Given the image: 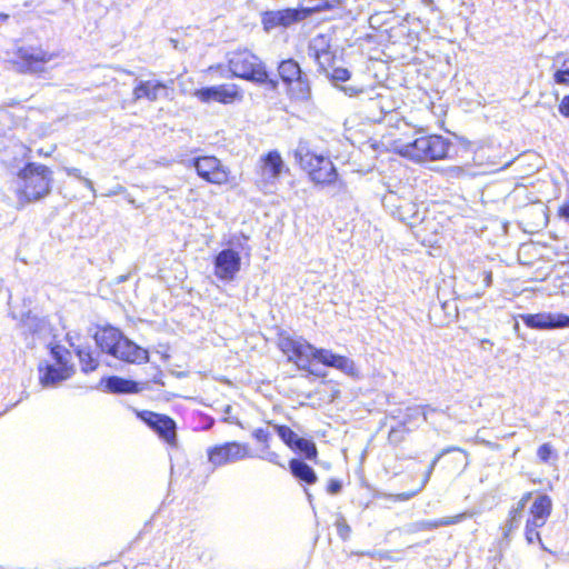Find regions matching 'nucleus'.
I'll return each instance as SVG.
<instances>
[{"instance_id": "1", "label": "nucleus", "mask_w": 569, "mask_h": 569, "mask_svg": "<svg viewBox=\"0 0 569 569\" xmlns=\"http://www.w3.org/2000/svg\"><path fill=\"white\" fill-rule=\"evenodd\" d=\"M53 173L44 164L28 163L18 173V204L23 207L39 201L51 192Z\"/></svg>"}, {"instance_id": "2", "label": "nucleus", "mask_w": 569, "mask_h": 569, "mask_svg": "<svg viewBox=\"0 0 569 569\" xmlns=\"http://www.w3.org/2000/svg\"><path fill=\"white\" fill-rule=\"evenodd\" d=\"M295 158L315 183H333L337 170L330 158L313 152L307 143H299Z\"/></svg>"}, {"instance_id": "3", "label": "nucleus", "mask_w": 569, "mask_h": 569, "mask_svg": "<svg viewBox=\"0 0 569 569\" xmlns=\"http://www.w3.org/2000/svg\"><path fill=\"white\" fill-rule=\"evenodd\" d=\"M451 142L442 136L417 138L399 148V153L417 162L440 160L447 157Z\"/></svg>"}, {"instance_id": "4", "label": "nucleus", "mask_w": 569, "mask_h": 569, "mask_svg": "<svg viewBox=\"0 0 569 569\" xmlns=\"http://www.w3.org/2000/svg\"><path fill=\"white\" fill-rule=\"evenodd\" d=\"M228 66L233 77L253 83H264L268 80L264 63L249 50L231 52L228 58Z\"/></svg>"}, {"instance_id": "5", "label": "nucleus", "mask_w": 569, "mask_h": 569, "mask_svg": "<svg viewBox=\"0 0 569 569\" xmlns=\"http://www.w3.org/2000/svg\"><path fill=\"white\" fill-rule=\"evenodd\" d=\"M278 346L288 357V360L295 362L300 370L315 373L311 369V361L317 359L320 362L319 353L323 349H316L302 338H292L283 333L279 336Z\"/></svg>"}, {"instance_id": "6", "label": "nucleus", "mask_w": 569, "mask_h": 569, "mask_svg": "<svg viewBox=\"0 0 569 569\" xmlns=\"http://www.w3.org/2000/svg\"><path fill=\"white\" fill-rule=\"evenodd\" d=\"M385 206L392 216L397 217L407 226L413 228L420 223L429 224L431 221L425 219V211H420L418 206L409 199L398 197L390 192L383 199Z\"/></svg>"}, {"instance_id": "7", "label": "nucleus", "mask_w": 569, "mask_h": 569, "mask_svg": "<svg viewBox=\"0 0 569 569\" xmlns=\"http://www.w3.org/2000/svg\"><path fill=\"white\" fill-rule=\"evenodd\" d=\"M278 72L286 84L293 86L292 90L297 99L306 100L309 98V81L307 77L302 74L297 61L293 59L283 60L278 67Z\"/></svg>"}, {"instance_id": "8", "label": "nucleus", "mask_w": 569, "mask_h": 569, "mask_svg": "<svg viewBox=\"0 0 569 569\" xmlns=\"http://www.w3.org/2000/svg\"><path fill=\"white\" fill-rule=\"evenodd\" d=\"M250 457L252 455L250 453L249 446L236 441L216 446L208 451L209 461L213 466L233 463Z\"/></svg>"}, {"instance_id": "9", "label": "nucleus", "mask_w": 569, "mask_h": 569, "mask_svg": "<svg viewBox=\"0 0 569 569\" xmlns=\"http://www.w3.org/2000/svg\"><path fill=\"white\" fill-rule=\"evenodd\" d=\"M193 164L199 177L210 183L223 184L229 180V170L216 157H199Z\"/></svg>"}, {"instance_id": "10", "label": "nucleus", "mask_w": 569, "mask_h": 569, "mask_svg": "<svg viewBox=\"0 0 569 569\" xmlns=\"http://www.w3.org/2000/svg\"><path fill=\"white\" fill-rule=\"evenodd\" d=\"M241 258L233 249H223L214 259V276L223 281H231L240 271Z\"/></svg>"}, {"instance_id": "11", "label": "nucleus", "mask_w": 569, "mask_h": 569, "mask_svg": "<svg viewBox=\"0 0 569 569\" xmlns=\"http://www.w3.org/2000/svg\"><path fill=\"white\" fill-rule=\"evenodd\" d=\"M523 323L537 330H549L569 327V317L563 313L539 312L535 315H522Z\"/></svg>"}, {"instance_id": "12", "label": "nucleus", "mask_w": 569, "mask_h": 569, "mask_svg": "<svg viewBox=\"0 0 569 569\" xmlns=\"http://www.w3.org/2000/svg\"><path fill=\"white\" fill-rule=\"evenodd\" d=\"M193 94L201 102L217 101L221 103H231L242 98V94L240 93L236 84H221L216 87L202 88L196 90Z\"/></svg>"}, {"instance_id": "13", "label": "nucleus", "mask_w": 569, "mask_h": 569, "mask_svg": "<svg viewBox=\"0 0 569 569\" xmlns=\"http://www.w3.org/2000/svg\"><path fill=\"white\" fill-rule=\"evenodd\" d=\"M113 357L130 363H144L149 361L148 350L139 347L123 336L117 349L113 350Z\"/></svg>"}, {"instance_id": "14", "label": "nucleus", "mask_w": 569, "mask_h": 569, "mask_svg": "<svg viewBox=\"0 0 569 569\" xmlns=\"http://www.w3.org/2000/svg\"><path fill=\"white\" fill-rule=\"evenodd\" d=\"M141 418L153 428L161 438L168 443H173L176 440V423L167 416L158 415L151 411H146Z\"/></svg>"}, {"instance_id": "15", "label": "nucleus", "mask_w": 569, "mask_h": 569, "mask_svg": "<svg viewBox=\"0 0 569 569\" xmlns=\"http://www.w3.org/2000/svg\"><path fill=\"white\" fill-rule=\"evenodd\" d=\"M301 19L299 11L295 9H283L277 11H266L262 13L261 22L266 31L277 27H289Z\"/></svg>"}, {"instance_id": "16", "label": "nucleus", "mask_w": 569, "mask_h": 569, "mask_svg": "<svg viewBox=\"0 0 569 569\" xmlns=\"http://www.w3.org/2000/svg\"><path fill=\"white\" fill-rule=\"evenodd\" d=\"M260 162L261 177L267 182H274L286 170V164L280 153L276 150L268 152L264 157H261Z\"/></svg>"}, {"instance_id": "17", "label": "nucleus", "mask_w": 569, "mask_h": 569, "mask_svg": "<svg viewBox=\"0 0 569 569\" xmlns=\"http://www.w3.org/2000/svg\"><path fill=\"white\" fill-rule=\"evenodd\" d=\"M53 54L42 50H20L21 63L26 71L29 72H42L44 64L51 61Z\"/></svg>"}, {"instance_id": "18", "label": "nucleus", "mask_w": 569, "mask_h": 569, "mask_svg": "<svg viewBox=\"0 0 569 569\" xmlns=\"http://www.w3.org/2000/svg\"><path fill=\"white\" fill-rule=\"evenodd\" d=\"M552 500L548 495H538L530 508V525L545 526L551 515Z\"/></svg>"}, {"instance_id": "19", "label": "nucleus", "mask_w": 569, "mask_h": 569, "mask_svg": "<svg viewBox=\"0 0 569 569\" xmlns=\"http://www.w3.org/2000/svg\"><path fill=\"white\" fill-rule=\"evenodd\" d=\"M40 381L44 387H54L61 381L68 379L73 373L72 366L50 365L43 369L40 368Z\"/></svg>"}, {"instance_id": "20", "label": "nucleus", "mask_w": 569, "mask_h": 569, "mask_svg": "<svg viewBox=\"0 0 569 569\" xmlns=\"http://www.w3.org/2000/svg\"><path fill=\"white\" fill-rule=\"evenodd\" d=\"M320 356V362L333 367L336 369L341 370L342 372L349 375V376H356L357 375V368L355 362L343 356L335 355L329 350L323 349L319 353Z\"/></svg>"}, {"instance_id": "21", "label": "nucleus", "mask_w": 569, "mask_h": 569, "mask_svg": "<svg viewBox=\"0 0 569 569\" xmlns=\"http://www.w3.org/2000/svg\"><path fill=\"white\" fill-rule=\"evenodd\" d=\"M123 335L116 328L107 327L99 330L96 336V342L102 351L112 356L113 350L118 348Z\"/></svg>"}, {"instance_id": "22", "label": "nucleus", "mask_w": 569, "mask_h": 569, "mask_svg": "<svg viewBox=\"0 0 569 569\" xmlns=\"http://www.w3.org/2000/svg\"><path fill=\"white\" fill-rule=\"evenodd\" d=\"M167 86L160 81H139L133 89V99L140 100L146 98L150 101H156L159 97V91L166 89Z\"/></svg>"}, {"instance_id": "23", "label": "nucleus", "mask_w": 569, "mask_h": 569, "mask_svg": "<svg viewBox=\"0 0 569 569\" xmlns=\"http://www.w3.org/2000/svg\"><path fill=\"white\" fill-rule=\"evenodd\" d=\"M466 517H467V513H459L453 517H446V518H441V519L435 520V521H427V520L418 521V522H415L411 525L410 531L411 532L428 531V530L437 529L439 527L456 525V523H459L460 521H462Z\"/></svg>"}, {"instance_id": "24", "label": "nucleus", "mask_w": 569, "mask_h": 569, "mask_svg": "<svg viewBox=\"0 0 569 569\" xmlns=\"http://www.w3.org/2000/svg\"><path fill=\"white\" fill-rule=\"evenodd\" d=\"M289 467H290L292 475L296 478H298L309 485H313L317 482L318 478H317L316 472L313 471V469L310 466H308L302 460L292 459L289 462Z\"/></svg>"}, {"instance_id": "25", "label": "nucleus", "mask_w": 569, "mask_h": 569, "mask_svg": "<svg viewBox=\"0 0 569 569\" xmlns=\"http://www.w3.org/2000/svg\"><path fill=\"white\" fill-rule=\"evenodd\" d=\"M107 388L111 392L117 393H132L137 392V383L119 377H111L107 380Z\"/></svg>"}, {"instance_id": "26", "label": "nucleus", "mask_w": 569, "mask_h": 569, "mask_svg": "<svg viewBox=\"0 0 569 569\" xmlns=\"http://www.w3.org/2000/svg\"><path fill=\"white\" fill-rule=\"evenodd\" d=\"M430 412H437V410L435 408H431L430 406L408 407L403 415L401 425L405 426L407 423H410L413 420H416L419 416H421L425 421H428Z\"/></svg>"}, {"instance_id": "27", "label": "nucleus", "mask_w": 569, "mask_h": 569, "mask_svg": "<svg viewBox=\"0 0 569 569\" xmlns=\"http://www.w3.org/2000/svg\"><path fill=\"white\" fill-rule=\"evenodd\" d=\"M452 450H457L456 448H450V449H446L443 450L441 453H439L431 462L428 471L426 472V476H425V479L422 481V485L420 487V489H418L417 491H412V492H402V493H399L396 496V499L397 500H400V501H407L409 499H411L412 497H415L426 485L427 482L429 481L430 477H431V473L437 465V462L440 460V458L447 453V452H450Z\"/></svg>"}, {"instance_id": "28", "label": "nucleus", "mask_w": 569, "mask_h": 569, "mask_svg": "<svg viewBox=\"0 0 569 569\" xmlns=\"http://www.w3.org/2000/svg\"><path fill=\"white\" fill-rule=\"evenodd\" d=\"M273 427L278 436L282 439V441L286 445H288L290 448H295V446H297L298 441L300 440V437L295 431H292L287 426L274 425Z\"/></svg>"}, {"instance_id": "29", "label": "nucleus", "mask_w": 569, "mask_h": 569, "mask_svg": "<svg viewBox=\"0 0 569 569\" xmlns=\"http://www.w3.org/2000/svg\"><path fill=\"white\" fill-rule=\"evenodd\" d=\"M78 357L83 371L88 372L97 368L98 361L92 357L90 351L79 350Z\"/></svg>"}, {"instance_id": "30", "label": "nucleus", "mask_w": 569, "mask_h": 569, "mask_svg": "<svg viewBox=\"0 0 569 569\" xmlns=\"http://www.w3.org/2000/svg\"><path fill=\"white\" fill-rule=\"evenodd\" d=\"M296 449L300 450L302 453H305L307 459H315L317 456V448L316 445L307 439L300 438L297 446H295Z\"/></svg>"}, {"instance_id": "31", "label": "nucleus", "mask_w": 569, "mask_h": 569, "mask_svg": "<svg viewBox=\"0 0 569 569\" xmlns=\"http://www.w3.org/2000/svg\"><path fill=\"white\" fill-rule=\"evenodd\" d=\"M541 527L542 526L530 525V521L527 520L525 536H526V540L528 541V543H533L535 541H541L540 533L537 530L538 528H541Z\"/></svg>"}, {"instance_id": "32", "label": "nucleus", "mask_w": 569, "mask_h": 569, "mask_svg": "<svg viewBox=\"0 0 569 569\" xmlns=\"http://www.w3.org/2000/svg\"><path fill=\"white\" fill-rule=\"evenodd\" d=\"M336 527L338 535L343 539L347 540L350 536L351 528L347 523L346 519L343 517H339L336 521Z\"/></svg>"}, {"instance_id": "33", "label": "nucleus", "mask_w": 569, "mask_h": 569, "mask_svg": "<svg viewBox=\"0 0 569 569\" xmlns=\"http://www.w3.org/2000/svg\"><path fill=\"white\" fill-rule=\"evenodd\" d=\"M555 455L553 448L550 443L541 445L537 450V456L542 462H548V460Z\"/></svg>"}, {"instance_id": "34", "label": "nucleus", "mask_w": 569, "mask_h": 569, "mask_svg": "<svg viewBox=\"0 0 569 569\" xmlns=\"http://www.w3.org/2000/svg\"><path fill=\"white\" fill-rule=\"evenodd\" d=\"M51 353L57 361L56 365H60V366L68 365L67 356L69 353L62 347L56 346L54 348H52Z\"/></svg>"}, {"instance_id": "35", "label": "nucleus", "mask_w": 569, "mask_h": 569, "mask_svg": "<svg viewBox=\"0 0 569 569\" xmlns=\"http://www.w3.org/2000/svg\"><path fill=\"white\" fill-rule=\"evenodd\" d=\"M448 179H461L467 176V169L460 166H453L446 169Z\"/></svg>"}, {"instance_id": "36", "label": "nucleus", "mask_w": 569, "mask_h": 569, "mask_svg": "<svg viewBox=\"0 0 569 569\" xmlns=\"http://www.w3.org/2000/svg\"><path fill=\"white\" fill-rule=\"evenodd\" d=\"M331 78L333 81H347L350 78V72L346 68H336L332 71Z\"/></svg>"}, {"instance_id": "37", "label": "nucleus", "mask_w": 569, "mask_h": 569, "mask_svg": "<svg viewBox=\"0 0 569 569\" xmlns=\"http://www.w3.org/2000/svg\"><path fill=\"white\" fill-rule=\"evenodd\" d=\"M553 79L556 83L569 84V67H567L565 70L556 71L553 74Z\"/></svg>"}, {"instance_id": "38", "label": "nucleus", "mask_w": 569, "mask_h": 569, "mask_svg": "<svg viewBox=\"0 0 569 569\" xmlns=\"http://www.w3.org/2000/svg\"><path fill=\"white\" fill-rule=\"evenodd\" d=\"M253 437L259 441L266 445V448H268V441L270 439V433L264 429H256L253 431Z\"/></svg>"}, {"instance_id": "39", "label": "nucleus", "mask_w": 569, "mask_h": 569, "mask_svg": "<svg viewBox=\"0 0 569 569\" xmlns=\"http://www.w3.org/2000/svg\"><path fill=\"white\" fill-rule=\"evenodd\" d=\"M341 488H342V485L339 480L330 479L328 487H327V491L330 495H337L341 491Z\"/></svg>"}, {"instance_id": "40", "label": "nucleus", "mask_w": 569, "mask_h": 569, "mask_svg": "<svg viewBox=\"0 0 569 569\" xmlns=\"http://www.w3.org/2000/svg\"><path fill=\"white\" fill-rule=\"evenodd\" d=\"M559 111L562 116L569 117V96H566L560 104H559Z\"/></svg>"}, {"instance_id": "41", "label": "nucleus", "mask_w": 569, "mask_h": 569, "mask_svg": "<svg viewBox=\"0 0 569 569\" xmlns=\"http://www.w3.org/2000/svg\"><path fill=\"white\" fill-rule=\"evenodd\" d=\"M64 171L69 177H74L80 181L83 179V176L78 168H64Z\"/></svg>"}, {"instance_id": "42", "label": "nucleus", "mask_w": 569, "mask_h": 569, "mask_svg": "<svg viewBox=\"0 0 569 569\" xmlns=\"http://www.w3.org/2000/svg\"><path fill=\"white\" fill-rule=\"evenodd\" d=\"M262 458L268 460L269 462L279 465V461H278L279 456L276 452H273V451L266 452V455L262 456Z\"/></svg>"}, {"instance_id": "43", "label": "nucleus", "mask_w": 569, "mask_h": 569, "mask_svg": "<svg viewBox=\"0 0 569 569\" xmlns=\"http://www.w3.org/2000/svg\"><path fill=\"white\" fill-rule=\"evenodd\" d=\"M81 182L92 192L93 197H96V189H94L93 182L86 177H83Z\"/></svg>"}, {"instance_id": "44", "label": "nucleus", "mask_w": 569, "mask_h": 569, "mask_svg": "<svg viewBox=\"0 0 569 569\" xmlns=\"http://www.w3.org/2000/svg\"><path fill=\"white\" fill-rule=\"evenodd\" d=\"M231 410H232L231 406H229V405H228V406H226V408H224V413H226V418H224V420H226V421H229V422H232V423H238V420H237V419H234V418L230 417V412H231Z\"/></svg>"}, {"instance_id": "45", "label": "nucleus", "mask_w": 569, "mask_h": 569, "mask_svg": "<svg viewBox=\"0 0 569 569\" xmlns=\"http://www.w3.org/2000/svg\"><path fill=\"white\" fill-rule=\"evenodd\" d=\"M399 430L396 428H392L389 432V440L392 442L400 441V438L398 437Z\"/></svg>"}, {"instance_id": "46", "label": "nucleus", "mask_w": 569, "mask_h": 569, "mask_svg": "<svg viewBox=\"0 0 569 569\" xmlns=\"http://www.w3.org/2000/svg\"><path fill=\"white\" fill-rule=\"evenodd\" d=\"M520 515H521V512H519V509H513L510 512L511 523L519 522Z\"/></svg>"}, {"instance_id": "47", "label": "nucleus", "mask_w": 569, "mask_h": 569, "mask_svg": "<svg viewBox=\"0 0 569 569\" xmlns=\"http://www.w3.org/2000/svg\"><path fill=\"white\" fill-rule=\"evenodd\" d=\"M559 214L566 219H569V203L560 208Z\"/></svg>"}, {"instance_id": "48", "label": "nucleus", "mask_w": 569, "mask_h": 569, "mask_svg": "<svg viewBox=\"0 0 569 569\" xmlns=\"http://www.w3.org/2000/svg\"><path fill=\"white\" fill-rule=\"evenodd\" d=\"M518 523H519V522L511 523V519H509V521H508V523H507V529H508V531H512V530H515V529L518 527Z\"/></svg>"}, {"instance_id": "49", "label": "nucleus", "mask_w": 569, "mask_h": 569, "mask_svg": "<svg viewBox=\"0 0 569 569\" xmlns=\"http://www.w3.org/2000/svg\"><path fill=\"white\" fill-rule=\"evenodd\" d=\"M530 497H531L530 492H528L525 496H522V498L520 499V501H522V505H527V502L529 501Z\"/></svg>"}, {"instance_id": "50", "label": "nucleus", "mask_w": 569, "mask_h": 569, "mask_svg": "<svg viewBox=\"0 0 569 569\" xmlns=\"http://www.w3.org/2000/svg\"><path fill=\"white\" fill-rule=\"evenodd\" d=\"M123 190H124V188H123V187H121V186H119V187L117 188V190H114V191H112V192L108 193L107 196L118 194V193L122 192Z\"/></svg>"}, {"instance_id": "51", "label": "nucleus", "mask_w": 569, "mask_h": 569, "mask_svg": "<svg viewBox=\"0 0 569 569\" xmlns=\"http://www.w3.org/2000/svg\"><path fill=\"white\" fill-rule=\"evenodd\" d=\"M342 89H343V91H345L346 93H348V94H350V96H352V94L356 92L353 88H346V87H345V88H342Z\"/></svg>"}, {"instance_id": "52", "label": "nucleus", "mask_w": 569, "mask_h": 569, "mask_svg": "<svg viewBox=\"0 0 569 569\" xmlns=\"http://www.w3.org/2000/svg\"><path fill=\"white\" fill-rule=\"evenodd\" d=\"M315 58H316V60L318 61V63H319V64H321V61H320L321 52H320L319 50H317V51L315 52Z\"/></svg>"}, {"instance_id": "53", "label": "nucleus", "mask_w": 569, "mask_h": 569, "mask_svg": "<svg viewBox=\"0 0 569 569\" xmlns=\"http://www.w3.org/2000/svg\"><path fill=\"white\" fill-rule=\"evenodd\" d=\"M525 507H526V505H522V501H519L516 509H519V512H521Z\"/></svg>"}, {"instance_id": "54", "label": "nucleus", "mask_w": 569, "mask_h": 569, "mask_svg": "<svg viewBox=\"0 0 569 569\" xmlns=\"http://www.w3.org/2000/svg\"><path fill=\"white\" fill-rule=\"evenodd\" d=\"M525 507H526V505H522V501H519L516 509H519V512H521Z\"/></svg>"}, {"instance_id": "55", "label": "nucleus", "mask_w": 569, "mask_h": 569, "mask_svg": "<svg viewBox=\"0 0 569 569\" xmlns=\"http://www.w3.org/2000/svg\"><path fill=\"white\" fill-rule=\"evenodd\" d=\"M486 282H487V286H490V283H491V273H487Z\"/></svg>"}, {"instance_id": "56", "label": "nucleus", "mask_w": 569, "mask_h": 569, "mask_svg": "<svg viewBox=\"0 0 569 569\" xmlns=\"http://www.w3.org/2000/svg\"><path fill=\"white\" fill-rule=\"evenodd\" d=\"M511 163H512V161L507 162V163L502 167V169L508 168Z\"/></svg>"}, {"instance_id": "57", "label": "nucleus", "mask_w": 569, "mask_h": 569, "mask_svg": "<svg viewBox=\"0 0 569 569\" xmlns=\"http://www.w3.org/2000/svg\"><path fill=\"white\" fill-rule=\"evenodd\" d=\"M8 16L7 14H0V19H7Z\"/></svg>"}]
</instances>
